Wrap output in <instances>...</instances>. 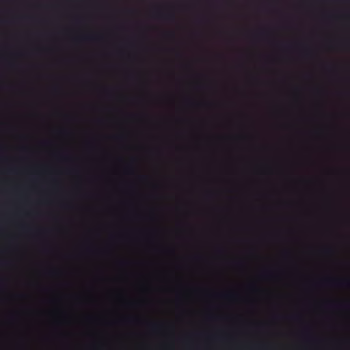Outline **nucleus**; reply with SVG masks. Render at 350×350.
Wrapping results in <instances>:
<instances>
[{"instance_id": "nucleus-1", "label": "nucleus", "mask_w": 350, "mask_h": 350, "mask_svg": "<svg viewBox=\"0 0 350 350\" xmlns=\"http://www.w3.org/2000/svg\"><path fill=\"white\" fill-rule=\"evenodd\" d=\"M334 284L342 286H346L349 284V282L347 281H339L337 282H334Z\"/></svg>"}, {"instance_id": "nucleus-2", "label": "nucleus", "mask_w": 350, "mask_h": 350, "mask_svg": "<svg viewBox=\"0 0 350 350\" xmlns=\"http://www.w3.org/2000/svg\"><path fill=\"white\" fill-rule=\"evenodd\" d=\"M167 18H170V19H171V18H174V16H173L172 14H169V15H167Z\"/></svg>"}, {"instance_id": "nucleus-3", "label": "nucleus", "mask_w": 350, "mask_h": 350, "mask_svg": "<svg viewBox=\"0 0 350 350\" xmlns=\"http://www.w3.org/2000/svg\"><path fill=\"white\" fill-rule=\"evenodd\" d=\"M168 35L170 36H174V33H169Z\"/></svg>"}]
</instances>
